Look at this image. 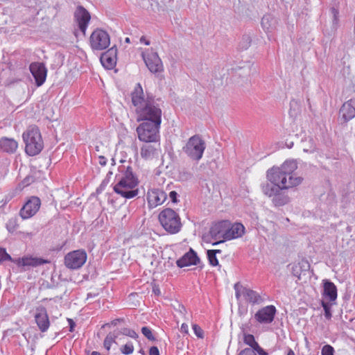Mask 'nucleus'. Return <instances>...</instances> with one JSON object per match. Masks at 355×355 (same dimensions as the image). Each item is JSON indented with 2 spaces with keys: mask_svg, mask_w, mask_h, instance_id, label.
I'll use <instances>...</instances> for the list:
<instances>
[{
  "mask_svg": "<svg viewBox=\"0 0 355 355\" xmlns=\"http://www.w3.org/2000/svg\"><path fill=\"white\" fill-rule=\"evenodd\" d=\"M297 168L295 159H287L280 166H273L267 171V178L270 183L262 186L264 195L270 198L275 207L286 205L290 198L282 190H286L300 185L303 180L294 173Z\"/></svg>",
  "mask_w": 355,
  "mask_h": 355,
  "instance_id": "nucleus-1",
  "label": "nucleus"
},
{
  "mask_svg": "<svg viewBox=\"0 0 355 355\" xmlns=\"http://www.w3.org/2000/svg\"><path fill=\"white\" fill-rule=\"evenodd\" d=\"M131 101L135 107L137 121L162 123V111L157 101L144 93L143 88L137 83L131 92Z\"/></svg>",
  "mask_w": 355,
  "mask_h": 355,
  "instance_id": "nucleus-2",
  "label": "nucleus"
},
{
  "mask_svg": "<svg viewBox=\"0 0 355 355\" xmlns=\"http://www.w3.org/2000/svg\"><path fill=\"white\" fill-rule=\"evenodd\" d=\"M115 180L116 183L114 184L113 189L115 193L121 197L131 199L138 195L139 191L137 186L139 181L130 167H128L117 174Z\"/></svg>",
  "mask_w": 355,
  "mask_h": 355,
  "instance_id": "nucleus-3",
  "label": "nucleus"
},
{
  "mask_svg": "<svg viewBox=\"0 0 355 355\" xmlns=\"http://www.w3.org/2000/svg\"><path fill=\"white\" fill-rule=\"evenodd\" d=\"M22 137L25 143V151L28 155H36L43 149L44 142L37 126H29Z\"/></svg>",
  "mask_w": 355,
  "mask_h": 355,
  "instance_id": "nucleus-4",
  "label": "nucleus"
},
{
  "mask_svg": "<svg viewBox=\"0 0 355 355\" xmlns=\"http://www.w3.org/2000/svg\"><path fill=\"white\" fill-rule=\"evenodd\" d=\"M159 222L163 229L170 234L180 232L182 224L179 214L171 208L164 209L158 216Z\"/></svg>",
  "mask_w": 355,
  "mask_h": 355,
  "instance_id": "nucleus-5",
  "label": "nucleus"
},
{
  "mask_svg": "<svg viewBox=\"0 0 355 355\" xmlns=\"http://www.w3.org/2000/svg\"><path fill=\"white\" fill-rule=\"evenodd\" d=\"M162 123L142 121L137 128L138 139L142 142L160 141L159 130Z\"/></svg>",
  "mask_w": 355,
  "mask_h": 355,
  "instance_id": "nucleus-6",
  "label": "nucleus"
},
{
  "mask_svg": "<svg viewBox=\"0 0 355 355\" xmlns=\"http://www.w3.org/2000/svg\"><path fill=\"white\" fill-rule=\"evenodd\" d=\"M205 148V141L200 135H196L188 139L182 151L190 159L198 162L202 159Z\"/></svg>",
  "mask_w": 355,
  "mask_h": 355,
  "instance_id": "nucleus-7",
  "label": "nucleus"
},
{
  "mask_svg": "<svg viewBox=\"0 0 355 355\" xmlns=\"http://www.w3.org/2000/svg\"><path fill=\"white\" fill-rule=\"evenodd\" d=\"M110 44V37L106 31L97 28L92 31L89 37V46L93 51L105 50Z\"/></svg>",
  "mask_w": 355,
  "mask_h": 355,
  "instance_id": "nucleus-8",
  "label": "nucleus"
},
{
  "mask_svg": "<svg viewBox=\"0 0 355 355\" xmlns=\"http://www.w3.org/2000/svg\"><path fill=\"white\" fill-rule=\"evenodd\" d=\"M87 259V253L83 250H77L67 253L64 257V265L67 268L77 270L81 268Z\"/></svg>",
  "mask_w": 355,
  "mask_h": 355,
  "instance_id": "nucleus-9",
  "label": "nucleus"
},
{
  "mask_svg": "<svg viewBox=\"0 0 355 355\" xmlns=\"http://www.w3.org/2000/svg\"><path fill=\"white\" fill-rule=\"evenodd\" d=\"M143 60L151 73H156L164 70L162 62L157 52L147 49L142 53Z\"/></svg>",
  "mask_w": 355,
  "mask_h": 355,
  "instance_id": "nucleus-10",
  "label": "nucleus"
},
{
  "mask_svg": "<svg viewBox=\"0 0 355 355\" xmlns=\"http://www.w3.org/2000/svg\"><path fill=\"white\" fill-rule=\"evenodd\" d=\"M227 225L228 220H221L211 225L209 236L211 238L209 242H212L213 245H216L226 241L225 240V234L227 232Z\"/></svg>",
  "mask_w": 355,
  "mask_h": 355,
  "instance_id": "nucleus-11",
  "label": "nucleus"
},
{
  "mask_svg": "<svg viewBox=\"0 0 355 355\" xmlns=\"http://www.w3.org/2000/svg\"><path fill=\"white\" fill-rule=\"evenodd\" d=\"M144 143L140 148L141 158L145 160L157 158L162 152L160 141Z\"/></svg>",
  "mask_w": 355,
  "mask_h": 355,
  "instance_id": "nucleus-12",
  "label": "nucleus"
},
{
  "mask_svg": "<svg viewBox=\"0 0 355 355\" xmlns=\"http://www.w3.org/2000/svg\"><path fill=\"white\" fill-rule=\"evenodd\" d=\"M166 193L158 188L150 187L148 189L146 200L149 208H155L162 205L166 200Z\"/></svg>",
  "mask_w": 355,
  "mask_h": 355,
  "instance_id": "nucleus-13",
  "label": "nucleus"
},
{
  "mask_svg": "<svg viewBox=\"0 0 355 355\" xmlns=\"http://www.w3.org/2000/svg\"><path fill=\"white\" fill-rule=\"evenodd\" d=\"M277 309L273 305H268L259 309L254 315L256 322L262 324H270L275 318Z\"/></svg>",
  "mask_w": 355,
  "mask_h": 355,
  "instance_id": "nucleus-14",
  "label": "nucleus"
},
{
  "mask_svg": "<svg viewBox=\"0 0 355 355\" xmlns=\"http://www.w3.org/2000/svg\"><path fill=\"white\" fill-rule=\"evenodd\" d=\"M40 199L36 196L31 197L20 210L19 214L23 219L33 217L40 209Z\"/></svg>",
  "mask_w": 355,
  "mask_h": 355,
  "instance_id": "nucleus-15",
  "label": "nucleus"
},
{
  "mask_svg": "<svg viewBox=\"0 0 355 355\" xmlns=\"http://www.w3.org/2000/svg\"><path fill=\"white\" fill-rule=\"evenodd\" d=\"M74 19L80 31L83 33V35H85L91 19L89 12L84 7L79 6L75 10Z\"/></svg>",
  "mask_w": 355,
  "mask_h": 355,
  "instance_id": "nucleus-16",
  "label": "nucleus"
},
{
  "mask_svg": "<svg viewBox=\"0 0 355 355\" xmlns=\"http://www.w3.org/2000/svg\"><path fill=\"white\" fill-rule=\"evenodd\" d=\"M29 69L37 86L42 85L46 80L47 73L45 65L42 62H33L30 64Z\"/></svg>",
  "mask_w": 355,
  "mask_h": 355,
  "instance_id": "nucleus-17",
  "label": "nucleus"
},
{
  "mask_svg": "<svg viewBox=\"0 0 355 355\" xmlns=\"http://www.w3.org/2000/svg\"><path fill=\"white\" fill-rule=\"evenodd\" d=\"M35 320L42 332H45L48 330L50 322L46 309L44 306H40L36 308Z\"/></svg>",
  "mask_w": 355,
  "mask_h": 355,
  "instance_id": "nucleus-18",
  "label": "nucleus"
},
{
  "mask_svg": "<svg viewBox=\"0 0 355 355\" xmlns=\"http://www.w3.org/2000/svg\"><path fill=\"white\" fill-rule=\"evenodd\" d=\"M245 233V227L240 223H236L231 224L228 221L227 225V232L225 234V240L230 241L232 239H238L241 237Z\"/></svg>",
  "mask_w": 355,
  "mask_h": 355,
  "instance_id": "nucleus-19",
  "label": "nucleus"
},
{
  "mask_svg": "<svg viewBox=\"0 0 355 355\" xmlns=\"http://www.w3.org/2000/svg\"><path fill=\"white\" fill-rule=\"evenodd\" d=\"M47 260L42 258H37L32 256H25L21 258L15 259L13 263L19 267H37L48 263Z\"/></svg>",
  "mask_w": 355,
  "mask_h": 355,
  "instance_id": "nucleus-20",
  "label": "nucleus"
},
{
  "mask_svg": "<svg viewBox=\"0 0 355 355\" xmlns=\"http://www.w3.org/2000/svg\"><path fill=\"white\" fill-rule=\"evenodd\" d=\"M340 116L344 122H347L355 117V100L350 99L344 103L340 109Z\"/></svg>",
  "mask_w": 355,
  "mask_h": 355,
  "instance_id": "nucleus-21",
  "label": "nucleus"
},
{
  "mask_svg": "<svg viewBox=\"0 0 355 355\" xmlns=\"http://www.w3.org/2000/svg\"><path fill=\"white\" fill-rule=\"evenodd\" d=\"M200 259L197 254L192 249H190L189 252L177 260L176 264L179 268H184L192 265H197Z\"/></svg>",
  "mask_w": 355,
  "mask_h": 355,
  "instance_id": "nucleus-22",
  "label": "nucleus"
},
{
  "mask_svg": "<svg viewBox=\"0 0 355 355\" xmlns=\"http://www.w3.org/2000/svg\"><path fill=\"white\" fill-rule=\"evenodd\" d=\"M101 62L105 68L112 69L116 62V49L111 48L103 53L101 56Z\"/></svg>",
  "mask_w": 355,
  "mask_h": 355,
  "instance_id": "nucleus-23",
  "label": "nucleus"
},
{
  "mask_svg": "<svg viewBox=\"0 0 355 355\" xmlns=\"http://www.w3.org/2000/svg\"><path fill=\"white\" fill-rule=\"evenodd\" d=\"M241 294L245 301L252 304H259L263 302V297L259 293L249 288H241Z\"/></svg>",
  "mask_w": 355,
  "mask_h": 355,
  "instance_id": "nucleus-24",
  "label": "nucleus"
},
{
  "mask_svg": "<svg viewBox=\"0 0 355 355\" xmlns=\"http://www.w3.org/2000/svg\"><path fill=\"white\" fill-rule=\"evenodd\" d=\"M18 147V143L12 138L2 137L0 139V149L7 153H13Z\"/></svg>",
  "mask_w": 355,
  "mask_h": 355,
  "instance_id": "nucleus-25",
  "label": "nucleus"
},
{
  "mask_svg": "<svg viewBox=\"0 0 355 355\" xmlns=\"http://www.w3.org/2000/svg\"><path fill=\"white\" fill-rule=\"evenodd\" d=\"M324 295L330 301H334L337 298V288L336 285L328 279L323 280Z\"/></svg>",
  "mask_w": 355,
  "mask_h": 355,
  "instance_id": "nucleus-26",
  "label": "nucleus"
},
{
  "mask_svg": "<svg viewBox=\"0 0 355 355\" xmlns=\"http://www.w3.org/2000/svg\"><path fill=\"white\" fill-rule=\"evenodd\" d=\"M277 20L270 15H265L261 19L262 28L266 33H271L276 27Z\"/></svg>",
  "mask_w": 355,
  "mask_h": 355,
  "instance_id": "nucleus-27",
  "label": "nucleus"
},
{
  "mask_svg": "<svg viewBox=\"0 0 355 355\" xmlns=\"http://www.w3.org/2000/svg\"><path fill=\"white\" fill-rule=\"evenodd\" d=\"M243 342L249 345L252 349H254L259 344L255 341L254 337L252 334H245L243 338Z\"/></svg>",
  "mask_w": 355,
  "mask_h": 355,
  "instance_id": "nucleus-28",
  "label": "nucleus"
},
{
  "mask_svg": "<svg viewBox=\"0 0 355 355\" xmlns=\"http://www.w3.org/2000/svg\"><path fill=\"white\" fill-rule=\"evenodd\" d=\"M207 254L210 265H211L212 266H216L218 265V261L216 258V251L208 250L207 252Z\"/></svg>",
  "mask_w": 355,
  "mask_h": 355,
  "instance_id": "nucleus-29",
  "label": "nucleus"
},
{
  "mask_svg": "<svg viewBox=\"0 0 355 355\" xmlns=\"http://www.w3.org/2000/svg\"><path fill=\"white\" fill-rule=\"evenodd\" d=\"M115 338H116V336L112 334H109L107 335V336L105 337V338L104 340V343H103L104 347L107 350L110 349V347H111L112 343H114L115 342Z\"/></svg>",
  "mask_w": 355,
  "mask_h": 355,
  "instance_id": "nucleus-30",
  "label": "nucleus"
},
{
  "mask_svg": "<svg viewBox=\"0 0 355 355\" xmlns=\"http://www.w3.org/2000/svg\"><path fill=\"white\" fill-rule=\"evenodd\" d=\"M121 352L123 354L129 355L134 352V345L132 342H128L121 347Z\"/></svg>",
  "mask_w": 355,
  "mask_h": 355,
  "instance_id": "nucleus-31",
  "label": "nucleus"
},
{
  "mask_svg": "<svg viewBox=\"0 0 355 355\" xmlns=\"http://www.w3.org/2000/svg\"><path fill=\"white\" fill-rule=\"evenodd\" d=\"M5 261H10L13 262L15 259L11 257L5 248H0V263Z\"/></svg>",
  "mask_w": 355,
  "mask_h": 355,
  "instance_id": "nucleus-32",
  "label": "nucleus"
},
{
  "mask_svg": "<svg viewBox=\"0 0 355 355\" xmlns=\"http://www.w3.org/2000/svg\"><path fill=\"white\" fill-rule=\"evenodd\" d=\"M141 332L144 336H146L150 340H155V338L153 336L151 329L148 327H143L141 328Z\"/></svg>",
  "mask_w": 355,
  "mask_h": 355,
  "instance_id": "nucleus-33",
  "label": "nucleus"
},
{
  "mask_svg": "<svg viewBox=\"0 0 355 355\" xmlns=\"http://www.w3.org/2000/svg\"><path fill=\"white\" fill-rule=\"evenodd\" d=\"M251 43L250 37L248 35H245L242 37V40L240 42V47L242 49H247Z\"/></svg>",
  "mask_w": 355,
  "mask_h": 355,
  "instance_id": "nucleus-34",
  "label": "nucleus"
},
{
  "mask_svg": "<svg viewBox=\"0 0 355 355\" xmlns=\"http://www.w3.org/2000/svg\"><path fill=\"white\" fill-rule=\"evenodd\" d=\"M192 329L193 330L195 335L198 338H203L204 333H203L202 329H201V327L199 325H198L196 324H192Z\"/></svg>",
  "mask_w": 355,
  "mask_h": 355,
  "instance_id": "nucleus-35",
  "label": "nucleus"
},
{
  "mask_svg": "<svg viewBox=\"0 0 355 355\" xmlns=\"http://www.w3.org/2000/svg\"><path fill=\"white\" fill-rule=\"evenodd\" d=\"M17 227V224L15 219H10L6 224V228L10 232H13Z\"/></svg>",
  "mask_w": 355,
  "mask_h": 355,
  "instance_id": "nucleus-36",
  "label": "nucleus"
},
{
  "mask_svg": "<svg viewBox=\"0 0 355 355\" xmlns=\"http://www.w3.org/2000/svg\"><path fill=\"white\" fill-rule=\"evenodd\" d=\"M334 347L329 345H324L322 349L321 354L322 355H334Z\"/></svg>",
  "mask_w": 355,
  "mask_h": 355,
  "instance_id": "nucleus-37",
  "label": "nucleus"
},
{
  "mask_svg": "<svg viewBox=\"0 0 355 355\" xmlns=\"http://www.w3.org/2000/svg\"><path fill=\"white\" fill-rule=\"evenodd\" d=\"M123 334L128 336L132 338H137L138 334L132 329L125 328L123 329Z\"/></svg>",
  "mask_w": 355,
  "mask_h": 355,
  "instance_id": "nucleus-38",
  "label": "nucleus"
},
{
  "mask_svg": "<svg viewBox=\"0 0 355 355\" xmlns=\"http://www.w3.org/2000/svg\"><path fill=\"white\" fill-rule=\"evenodd\" d=\"M301 263H298L295 265L293 268V275L298 277V279L301 278V275H302V271H301Z\"/></svg>",
  "mask_w": 355,
  "mask_h": 355,
  "instance_id": "nucleus-39",
  "label": "nucleus"
},
{
  "mask_svg": "<svg viewBox=\"0 0 355 355\" xmlns=\"http://www.w3.org/2000/svg\"><path fill=\"white\" fill-rule=\"evenodd\" d=\"M241 288H243L241 285L239 284V283H236L234 285V290H235V295L236 299H239L241 296H243L241 294Z\"/></svg>",
  "mask_w": 355,
  "mask_h": 355,
  "instance_id": "nucleus-40",
  "label": "nucleus"
},
{
  "mask_svg": "<svg viewBox=\"0 0 355 355\" xmlns=\"http://www.w3.org/2000/svg\"><path fill=\"white\" fill-rule=\"evenodd\" d=\"M238 355H257L251 348H245L242 350Z\"/></svg>",
  "mask_w": 355,
  "mask_h": 355,
  "instance_id": "nucleus-41",
  "label": "nucleus"
},
{
  "mask_svg": "<svg viewBox=\"0 0 355 355\" xmlns=\"http://www.w3.org/2000/svg\"><path fill=\"white\" fill-rule=\"evenodd\" d=\"M309 142L311 143V146L309 148H304L303 150L305 153H313L315 150V146L313 144V139H310Z\"/></svg>",
  "mask_w": 355,
  "mask_h": 355,
  "instance_id": "nucleus-42",
  "label": "nucleus"
},
{
  "mask_svg": "<svg viewBox=\"0 0 355 355\" xmlns=\"http://www.w3.org/2000/svg\"><path fill=\"white\" fill-rule=\"evenodd\" d=\"M253 350L255 353L257 352L259 355H268V353L259 345H257Z\"/></svg>",
  "mask_w": 355,
  "mask_h": 355,
  "instance_id": "nucleus-43",
  "label": "nucleus"
},
{
  "mask_svg": "<svg viewBox=\"0 0 355 355\" xmlns=\"http://www.w3.org/2000/svg\"><path fill=\"white\" fill-rule=\"evenodd\" d=\"M323 308L324 310V316L327 319L329 320L331 318V313L327 304H323Z\"/></svg>",
  "mask_w": 355,
  "mask_h": 355,
  "instance_id": "nucleus-44",
  "label": "nucleus"
},
{
  "mask_svg": "<svg viewBox=\"0 0 355 355\" xmlns=\"http://www.w3.org/2000/svg\"><path fill=\"white\" fill-rule=\"evenodd\" d=\"M169 198L173 203L178 202V193L175 191H172L169 193Z\"/></svg>",
  "mask_w": 355,
  "mask_h": 355,
  "instance_id": "nucleus-45",
  "label": "nucleus"
},
{
  "mask_svg": "<svg viewBox=\"0 0 355 355\" xmlns=\"http://www.w3.org/2000/svg\"><path fill=\"white\" fill-rule=\"evenodd\" d=\"M149 355H159V349L157 347H151L149 350Z\"/></svg>",
  "mask_w": 355,
  "mask_h": 355,
  "instance_id": "nucleus-46",
  "label": "nucleus"
},
{
  "mask_svg": "<svg viewBox=\"0 0 355 355\" xmlns=\"http://www.w3.org/2000/svg\"><path fill=\"white\" fill-rule=\"evenodd\" d=\"M180 331L184 334H189V327L186 323H182L180 327Z\"/></svg>",
  "mask_w": 355,
  "mask_h": 355,
  "instance_id": "nucleus-47",
  "label": "nucleus"
},
{
  "mask_svg": "<svg viewBox=\"0 0 355 355\" xmlns=\"http://www.w3.org/2000/svg\"><path fill=\"white\" fill-rule=\"evenodd\" d=\"M98 163L100 165L104 166L106 165V163H107V159L105 157L103 156H99L98 157Z\"/></svg>",
  "mask_w": 355,
  "mask_h": 355,
  "instance_id": "nucleus-48",
  "label": "nucleus"
},
{
  "mask_svg": "<svg viewBox=\"0 0 355 355\" xmlns=\"http://www.w3.org/2000/svg\"><path fill=\"white\" fill-rule=\"evenodd\" d=\"M68 322L69 324V331L71 332L73 331L74 327L76 326V323L73 322L72 319H68Z\"/></svg>",
  "mask_w": 355,
  "mask_h": 355,
  "instance_id": "nucleus-49",
  "label": "nucleus"
},
{
  "mask_svg": "<svg viewBox=\"0 0 355 355\" xmlns=\"http://www.w3.org/2000/svg\"><path fill=\"white\" fill-rule=\"evenodd\" d=\"M32 180V178H30V177H27L26 178L21 182L23 187H26L28 186L30 183H31V181Z\"/></svg>",
  "mask_w": 355,
  "mask_h": 355,
  "instance_id": "nucleus-50",
  "label": "nucleus"
},
{
  "mask_svg": "<svg viewBox=\"0 0 355 355\" xmlns=\"http://www.w3.org/2000/svg\"><path fill=\"white\" fill-rule=\"evenodd\" d=\"M140 42L144 44L145 45H149L150 41L148 40L144 36H142L140 38Z\"/></svg>",
  "mask_w": 355,
  "mask_h": 355,
  "instance_id": "nucleus-51",
  "label": "nucleus"
},
{
  "mask_svg": "<svg viewBox=\"0 0 355 355\" xmlns=\"http://www.w3.org/2000/svg\"><path fill=\"white\" fill-rule=\"evenodd\" d=\"M11 198H12V196H5V199L2 200L3 201H4V202L2 205V206L6 205Z\"/></svg>",
  "mask_w": 355,
  "mask_h": 355,
  "instance_id": "nucleus-52",
  "label": "nucleus"
},
{
  "mask_svg": "<svg viewBox=\"0 0 355 355\" xmlns=\"http://www.w3.org/2000/svg\"><path fill=\"white\" fill-rule=\"evenodd\" d=\"M287 355H295V354L294 352L291 349H289L288 350Z\"/></svg>",
  "mask_w": 355,
  "mask_h": 355,
  "instance_id": "nucleus-53",
  "label": "nucleus"
},
{
  "mask_svg": "<svg viewBox=\"0 0 355 355\" xmlns=\"http://www.w3.org/2000/svg\"><path fill=\"white\" fill-rule=\"evenodd\" d=\"M332 12L334 15V17H336V15L338 14V11L335 8H332Z\"/></svg>",
  "mask_w": 355,
  "mask_h": 355,
  "instance_id": "nucleus-54",
  "label": "nucleus"
},
{
  "mask_svg": "<svg viewBox=\"0 0 355 355\" xmlns=\"http://www.w3.org/2000/svg\"><path fill=\"white\" fill-rule=\"evenodd\" d=\"M118 321H119V319H116V320H114V321L112 322V324H114V325H116Z\"/></svg>",
  "mask_w": 355,
  "mask_h": 355,
  "instance_id": "nucleus-55",
  "label": "nucleus"
},
{
  "mask_svg": "<svg viewBox=\"0 0 355 355\" xmlns=\"http://www.w3.org/2000/svg\"><path fill=\"white\" fill-rule=\"evenodd\" d=\"M214 251H216V254L217 253H221V250H213Z\"/></svg>",
  "mask_w": 355,
  "mask_h": 355,
  "instance_id": "nucleus-56",
  "label": "nucleus"
},
{
  "mask_svg": "<svg viewBox=\"0 0 355 355\" xmlns=\"http://www.w3.org/2000/svg\"><path fill=\"white\" fill-rule=\"evenodd\" d=\"M302 264L306 265L305 266L306 267V268H308L309 267V266L307 263H302Z\"/></svg>",
  "mask_w": 355,
  "mask_h": 355,
  "instance_id": "nucleus-57",
  "label": "nucleus"
},
{
  "mask_svg": "<svg viewBox=\"0 0 355 355\" xmlns=\"http://www.w3.org/2000/svg\"><path fill=\"white\" fill-rule=\"evenodd\" d=\"M125 42H130V39L128 37L125 38Z\"/></svg>",
  "mask_w": 355,
  "mask_h": 355,
  "instance_id": "nucleus-58",
  "label": "nucleus"
},
{
  "mask_svg": "<svg viewBox=\"0 0 355 355\" xmlns=\"http://www.w3.org/2000/svg\"><path fill=\"white\" fill-rule=\"evenodd\" d=\"M140 354H144V352L142 350H140Z\"/></svg>",
  "mask_w": 355,
  "mask_h": 355,
  "instance_id": "nucleus-59",
  "label": "nucleus"
}]
</instances>
